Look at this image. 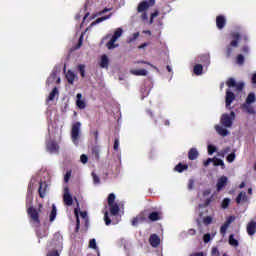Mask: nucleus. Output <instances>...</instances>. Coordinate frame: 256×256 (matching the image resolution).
I'll return each instance as SVG.
<instances>
[{"label": "nucleus", "instance_id": "obj_49", "mask_svg": "<svg viewBox=\"0 0 256 256\" xmlns=\"http://www.w3.org/2000/svg\"><path fill=\"white\" fill-rule=\"evenodd\" d=\"M71 170H68L64 176V183H69V179H71Z\"/></svg>", "mask_w": 256, "mask_h": 256}, {"label": "nucleus", "instance_id": "obj_5", "mask_svg": "<svg viewBox=\"0 0 256 256\" xmlns=\"http://www.w3.org/2000/svg\"><path fill=\"white\" fill-rule=\"evenodd\" d=\"M121 35H123V29L117 28L110 41L106 44L107 49L111 50L119 47V45L115 44V42L117 41V39H119V37H121Z\"/></svg>", "mask_w": 256, "mask_h": 256}, {"label": "nucleus", "instance_id": "obj_59", "mask_svg": "<svg viewBox=\"0 0 256 256\" xmlns=\"http://www.w3.org/2000/svg\"><path fill=\"white\" fill-rule=\"evenodd\" d=\"M212 161H213V159L208 158L207 160H205V161L203 162V166H204V167H209V165H211Z\"/></svg>", "mask_w": 256, "mask_h": 256}, {"label": "nucleus", "instance_id": "obj_25", "mask_svg": "<svg viewBox=\"0 0 256 256\" xmlns=\"http://www.w3.org/2000/svg\"><path fill=\"white\" fill-rule=\"evenodd\" d=\"M75 73H73V71L68 70V72L66 73V79L68 81V83H70V85H73L74 81H75Z\"/></svg>", "mask_w": 256, "mask_h": 256}, {"label": "nucleus", "instance_id": "obj_23", "mask_svg": "<svg viewBox=\"0 0 256 256\" xmlns=\"http://www.w3.org/2000/svg\"><path fill=\"white\" fill-rule=\"evenodd\" d=\"M247 201V193L240 192L236 198V203L239 205L240 203H245Z\"/></svg>", "mask_w": 256, "mask_h": 256}, {"label": "nucleus", "instance_id": "obj_40", "mask_svg": "<svg viewBox=\"0 0 256 256\" xmlns=\"http://www.w3.org/2000/svg\"><path fill=\"white\" fill-rule=\"evenodd\" d=\"M142 220H143V217H140V216L134 217V218L132 219V221H131V225H132L133 227H137V225H139V221H142Z\"/></svg>", "mask_w": 256, "mask_h": 256}, {"label": "nucleus", "instance_id": "obj_39", "mask_svg": "<svg viewBox=\"0 0 256 256\" xmlns=\"http://www.w3.org/2000/svg\"><path fill=\"white\" fill-rule=\"evenodd\" d=\"M231 203V199L224 198L221 204L222 209H227Z\"/></svg>", "mask_w": 256, "mask_h": 256}, {"label": "nucleus", "instance_id": "obj_43", "mask_svg": "<svg viewBox=\"0 0 256 256\" xmlns=\"http://www.w3.org/2000/svg\"><path fill=\"white\" fill-rule=\"evenodd\" d=\"M78 71L81 77H85V64L78 65Z\"/></svg>", "mask_w": 256, "mask_h": 256}, {"label": "nucleus", "instance_id": "obj_10", "mask_svg": "<svg viewBox=\"0 0 256 256\" xmlns=\"http://www.w3.org/2000/svg\"><path fill=\"white\" fill-rule=\"evenodd\" d=\"M149 243L151 247L156 249L159 245H161V238H159V235L157 234H151L149 237Z\"/></svg>", "mask_w": 256, "mask_h": 256}, {"label": "nucleus", "instance_id": "obj_14", "mask_svg": "<svg viewBox=\"0 0 256 256\" xmlns=\"http://www.w3.org/2000/svg\"><path fill=\"white\" fill-rule=\"evenodd\" d=\"M246 231L250 237H253L256 233V222L255 220L250 221L246 226Z\"/></svg>", "mask_w": 256, "mask_h": 256}, {"label": "nucleus", "instance_id": "obj_27", "mask_svg": "<svg viewBox=\"0 0 256 256\" xmlns=\"http://www.w3.org/2000/svg\"><path fill=\"white\" fill-rule=\"evenodd\" d=\"M255 101H256L255 93L251 92L248 94L244 104L251 105V104L255 103Z\"/></svg>", "mask_w": 256, "mask_h": 256}, {"label": "nucleus", "instance_id": "obj_31", "mask_svg": "<svg viewBox=\"0 0 256 256\" xmlns=\"http://www.w3.org/2000/svg\"><path fill=\"white\" fill-rule=\"evenodd\" d=\"M56 218H57V208L53 206L49 215L50 223H53V221H55Z\"/></svg>", "mask_w": 256, "mask_h": 256}, {"label": "nucleus", "instance_id": "obj_1", "mask_svg": "<svg viewBox=\"0 0 256 256\" xmlns=\"http://www.w3.org/2000/svg\"><path fill=\"white\" fill-rule=\"evenodd\" d=\"M41 207H43V204H39L38 209L33 206L27 208V215L29 217V221L32 227H35L36 235L39 239H43L48 235L47 230L39 229V227H41V219L39 218V213H41Z\"/></svg>", "mask_w": 256, "mask_h": 256}, {"label": "nucleus", "instance_id": "obj_63", "mask_svg": "<svg viewBox=\"0 0 256 256\" xmlns=\"http://www.w3.org/2000/svg\"><path fill=\"white\" fill-rule=\"evenodd\" d=\"M230 151H231V147L228 146L222 150V153L223 155H227V153H229Z\"/></svg>", "mask_w": 256, "mask_h": 256}, {"label": "nucleus", "instance_id": "obj_29", "mask_svg": "<svg viewBox=\"0 0 256 256\" xmlns=\"http://www.w3.org/2000/svg\"><path fill=\"white\" fill-rule=\"evenodd\" d=\"M111 15L113 14H109V15H106V16H102L100 18H97L94 22H92V26L93 25H98V23H103V21H107V19H111Z\"/></svg>", "mask_w": 256, "mask_h": 256}, {"label": "nucleus", "instance_id": "obj_47", "mask_svg": "<svg viewBox=\"0 0 256 256\" xmlns=\"http://www.w3.org/2000/svg\"><path fill=\"white\" fill-rule=\"evenodd\" d=\"M235 157H236V155H235V152H232V153H230L228 156H227V161H228V163H233V161H235Z\"/></svg>", "mask_w": 256, "mask_h": 256}, {"label": "nucleus", "instance_id": "obj_34", "mask_svg": "<svg viewBox=\"0 0 256 256\" xmlns=\"http://www.w3.org/2000/svg\"><path fill=\"white\" fill-rule=\"evenodd\" d=\"M213 201V196H211L210 198L206 199L204 203L199 204V208L200 209H205V207H209L211 205Z\"/></svg>", "mask_w": 256, "mask_h": 256}, {"label": "nucleus", "instance_id": "obj_51", "mask_svg": "<svg viewBox=\"0 0 256 256\" xmlns=\"http://www.w3.org/2000/svg\"><path fill=\"white\" fill-rule=\"evenodd\" d=\"M215 151H217V147H215L213 145H208V154L209 155H213V153H215Z\"/></svg>", "mask_w": 256, "mask_h": 256}, {"label": "nucleus", "instance_id": "obj_46", "mask_svg": "<svg viewBox=\"0 0 256 256\" xmlns=\"http://www.w3.org/2000/svg\"><path fill=\"white\" fill-rule=\"evenodd\" d=\"M234 87L236 88V91H243V89H245V83L243 82L236 83Z\"/></svg>", "mask_w": 256, "mask_h": 256}, {"label": "nucleus", "instance_id": "obj_44", "mask_svg": "<svg viewBox=\"0 0 256 256\" xmlns=\"http://www.w3.org/2000/svg\"><path fill=\"white\" fill-rule=\"evenodd\" d=\"M204 225H211L213 223V218L211 216H206L203 218Z\"/></svg>", "mask_w": 256, "mask_h": 256}, {"label": "nucleus", "instance_id": "obj_30", "mask_svg": "<svg viewBox=\"0 0 256 256\" xmlns=\"http://www.w3.org/2000/svg\"><path fill=\"white\" fill-rule=\"evenodd\" d=\"M139 32H135L133 33L131 36H129L126 40V43H135V41H137V39H139Z\"/></svg>", "mask_w": 256, "mask_h": 256}, {"label": "nucleus", "instance_id": "obj_8", "mask_svg": "<svg viewBox=\"0 0 256 256\" xmlns=\"http://www.w3.org/2000/svg\"><path fill=\"white\" fill-rule=\"evenodd\" d=\"M63 201L68 207L73 205V196L69 193V187L64 188Z\"/></svg>", "mask_w": 256, "mask_h": 256}, {"label": "nucleus", "instance_id": "obj_62", "mask_svg": "<svg viewBox=\"0 0 256 256\" xmlns=\"http://www.w3.org/2000/svg\"><path fill=\"white\" fill-rule=\"evenodd\" d=\"M145 47H149V42H144L140 46H138V49H145Z\"/></svg>", "mask_w": 256, "mask_h": 256}, {"label": "nucleus", "instance_id": "obj_55", "mask_svg": "<svg viewBox=\"0 0 256 256\" xmlns=\"http://www.w3.org/2000/svg\"><path fill=\"white\" fill-rule=\"evenodd\" d=\"M193 187H195V180L194 179H190L188 181V189H189V191L193 190Z\"/></svg>", "mask_w": 256, "mask_h": 256}, {"label": "nucleus", "instance_id": "obj_35", "mask_svg": "<svg viewBox=\"0 0 256 256\" xmlns=\"http://www.w3.org/2000/svg\"><path fill=\"white\" fill-rule=\"evenodd\" d=\"M193 71H194V73H195L196 75H202V74H203V65H201V64H196V65L194 66Z\"/></svg>", "mask_w": 256, "mask_h": 256}, {"label": "nucleus", "instance_id": "obj_20", "mask_svg": "<svg viewBox=\"0 0 256 256\" xmlns=\"http://www.w3.org/2000/svg\"><path fill=\"white\" fill-rule=\"evenodd\" d=\"M100 67L102 69H109V58L105 54L101 56Z\"/></svg>", "mask_w": 256, "mask_h": 256}, {"label": "nucleus", "instance_id": "obj_54", "mask_svg": "<svg viewBox=\"0 0 256 256\" xmlns=\"http://www.w3.org/2000/svg\"><path fill=\"white\" fill-rule=\"evenodd\" d=\"M203 241L204 243H209L211 241V234L209 233L204 234Z\"/></svg>", "mask_w": 256, "mask_h": 256}, {"label": "nucleus", "instance_id": "obj_48", "mask_svg": "<svg viewBox=\"0 0 256 256\" xmlns=\"http://www.w3.org/2000/svg\"><path fill=\"white\" fill-rule=\"evenodd\" d=\"M89 247L90 249H97V241L95 239H90Z\"/></svg>", "mask_w": 256, "mask_h": 256}, {"label": "nucleus", "instance_id": "obj_53", "mask_svg": "<svg viewBox=\"0 0 256 256\" xmlns=\"http://www.w3.org/2000/svg\"><path fill=\"white\" fill-rule=\"evenodd\" d=\"M159 16V10L154 11L151 16H150V24L153 23V19H155V17Z\"/></svg>", "mask_w": 256, "mask_h": 256}, {"label": "nucleus", "instance_id": "obj_32", "mask_svg": "<svg viewBox=\"0 0 256 256\" xmlns=\"http://www.w3.org/2000/svg\"><path fill=\"white\" fill-rule=\"evenodd\" d=\"M55 95H59V90L57 89V87H54L52 89V91L50 92L47 101H53V99H55Z\"/></svg>", "mask_w": 256, "mask_h": 256}, {"label": "nucleus", "instance_id": "obj_60", "mask_svg": "<svg viewBox=\"0 0 256 256\" xmlns=\"http://www.w3.org/2000/svg\"><path fill=\"white\" fill-rule=\"evenodd\" d=\"M109 11H111V8H104L98 13V15H105V13H109Z\"/></svg>", "mask_w": 256, "mask_h": 256}, {"label": "nucleus", "instance_id": "obj_64", "mask_svg": "<svg viewBox=\"0 0 256 256\" xmlns=\"http://www.w3.org/2000/svg\"><path fill=\"white\" fill-rule=\"evenodd\" d=\"M190 256H203V252H196L191 254Z\"/></svg>", "mask_w": 256, "mask_h": 256}, {"label": "nucleus", "instance_id": "obj_15", "mask_svg": "<svg viewBox=\"0 0 256 256\" xmlns=\"http://www.w3.org/2000/svg\"><path fill=\"white\" fill-rule=\"evenodd\" d=\"M76 106L78 109H85L87 107V102L83 100V95L81 93L76 95Z\"/></svg>", "mask_w": 256, "mask_h": 256}, {"label": "nucleus", "instance_id": "obj_28", "mask_svg": "<svg viewBox=\"0 0 256 256\" xmlns=\"http://www.w3.org/2000/svg\"><path fill=\"white\" fill-rule=\"evenodd\" d=\"M147 70L145 69H139V70H133L132 75H136L138 77H147Z\"/></svg>", "mask_w": 256, "mask_h": 256}, {"label": "nucleus", "instance_id": "obj_33", "mask_svg": "<svg viewBox=\"0 0 256 256\" xmlns=\"http://www.w3.org/2000/svg\"><path fill=\"white\" fill-rule=\"evenodd\" d=\"M215 167H222V169H225V162L223 160L216 158L212 160Z\"/></svg>", "mask_w": 256, "mask_h": 256}, {"label": "nucleus", "instance_id": "obj_37", "mask_svg": "<svg viewBox=\"0 0 256 256\" xmlns=\"http://www.w3.org/2000/svg\"><path fill=\"white\" fill-rule=\"evenodd\" d=\"M115 199H116L115 194L114 193H110L108 195V198H107L108 205H112V204L117 203V202H115Z\"/></svg>", "mask_w": 256, "mask_h": 256}, {"label": "nucleus", "instance_id": "obj_17", "mask_svg": "<svg viewBox=\"0 0 256 256\" xmlns=\"http://www.w3.org/2000/svg\"><path fill=\"white\" fill-rule=\"evenodd\" d=\"M149 221L155 222V221H161V212H150L148 214Z\"/></svg>", "mask_w": 256, "mask_h": 256}, {"label": "nucleus", "instance_id": "obj_52", "mask_svg": "<svg viewBox=\"0 0 256 256\" xmlns=\"http://www.w3.org/2000/svg\"><path fill=\"white\" fill-rule=\"evenodd\" d=\"M227 229H229V226H227V224H223L220 228V233L225 235L227 233Z\"/></svg>", "mask_w": 256, "mask_h": 256}, {"label": "nucleus", "instance_id": "obj_11", "mask_svg": "<svg viewBox=\"0 0 256 256\" xmlns=\"http://www.w3.org/2000/svg\"><path fill=\"white\" fill-rule=\"evenodd\" d=\"M225 25H227V18H225V16H223V15H218L216 17L217 29H219V30L225 29Z\"/></svg>", "mask_w": 256, "mask_h": 256}, {"label": "nucleus", "instance_id": "obj_61", "mask_svg": "<svg viewBox=\"0 0 256 256\" xmlns=\"http://www.w3.org/2000/svg\"><path fill=\"white\" fill-rule=\"evenodd\" d=\"M251 83H252V85H255V87H256V73L252 74Z\"/></svg>", "mask_w": 256, "mask_h": 256}, {"label": "nucleus", "instance_id": "obj_7", "mask_svg": "<svg viewBox=\"0 0 256 256\" xmlns=\"http://www.w3.org/2000/svg\"><path fill=\"white\" fill-rule=\"evenodd\" d=\"M233 101H235V93L227 89L225 97L226 109H231V103H233Z\"/></svg>", "mask_w": 256, "mask_h": 256}, {"label": "nucleus", "instance_id": "obj_9", "mask_svg": "<svg viewBox=\"0 0 256 256\" xmlns=\"http://www.w3.org/2000/svg\"><path fill=\"white\" fill-rule=\"evenodd\" d=\"M46 149L49 153H57L59 151V144L55 140H50L46 144Z\"/></svg>", "mask_w": 256, "mask_h": 256}, {"label": "nucleus", "instance_id": "obj_13", "mask_svg": "<svg viewBox=\"0 0 256 256\" xmlns=\"http://www.w3.org/2000/svg\"><path fill=\"white\" fill-rule=\"evenodd\" d=\"M227 181H228L227 176H221L218 179L217 184H216L218 192L221 191L222 189H225V187H227Z\"/></svg>", "mask_w": 256, "mask_h": 256}, {"label": "nucleus", "instance_id": "obj_50", "mask_svg": "<svg viewBox=\"0 0 256 256\" xmlns=\"http://www.w3.org/2000/svg\"><path fill=\"white\" fill-rule=\"evenodd\" d=\"M233 221H235V216H229L227 218V220L225 221L224 225H227L229 227V225H231V223H233Z\"/></svg>", "mask_w": 256, "mask_h": 256}, {"label": "nucleus", "instance_id": "obj_4", "mask_svg": "<svg viewBox=\"0 0 256 256\" xmlns=\"http://www.w3.org/2000/svg\"><path fill=\"white\" fill-rule=\"evenodd\" d=\"M233 121H235V113L233 111L230 112V114H222L220 123L223 125V127H233Z\"/></svg>", "mask_w": 256, "mask_h": 256}, {"label": "nucleus", "instance_id": "obj_45", "mask_svg": "<svg viewBox=\"0 0 256 256\" xmlns=\"http://www.w3.org/2000/svg\"><path fill=\"white\" fill-rule=\"evenodd\" d=\"M104 221H105V225L107 226L111 225V218H109V212L104 213Z\"/></svg>", "mask_w": 256, "mask_h": 256}, {"label": "nucleus", "instance_id": "obj_21", "mask_svg": "<svg viewBox=\"0 0 256 256\" xmlns=\"http://www.w3.org/2000/svg\"><path fill=\"white\" fill-rule=\"evenodd\" d=\"M100 153H101V148L99 146L92 147V157H94V159H96V161H99Z\"/></svg>", "mask_w": 256, "mask_h": 256}, {"label": "nucleus", "instance_id": "obj_2", "mask_svg": "<svg viewBox=\"0 0 256 256\" xmlns=\"http://www.w3.org/2000/svg\"><path fill=\"white\" fill-rule=\"evenodd\" d=\"M232 41L230 45L226 47V57H231L233 55V49H237L239 47V41L243 39L244 41H249V37L246 34H240L239 32H232L230 34Z\"/></svg>", "mask_w": 256, "mask_h": 256}, {"label": "nucleus", "instance_id": "obj_24", "mask_svg": "<svg viewBox=\"0 0 256 256\" xmlns=\"http://www.w3.org/2000/svg\"><path fill=\"white\" fill-rule=\"evenodd\" d=\"M187 169H189L187 164L179 163L175 166L174 171H177V173H183V171H187Z\"/></svg>", "mask_w": 256, "mask_h": 256}, {"label": "nucleus", "instance_id": "obj_26", "mask_svg": "<svg viewBox=\"0 0 256 256\" xmlns=\"http://www.w3.org/2000/svg\"><path fill=\"white\" fill-rule=\"evenodd\" d=\"M228 243L231 247H239V241L235 239V235L233 234L229 236Z\"/></svg>", "mask_w": 256, "mask_h": 256}, {"label": "nucleus", "instance_id": "obj_16", "mask_svg": "<svg viewBox=\"0 0 256 256\" xmlns=\"http://www.w3.org/2000/svg\"><path fill=\"white\" fill-rule=\"evenodd\" d=\"M110 215L112 217H117L119 215V211H121V208L119 207V204L114 203V204H108Z\"/></svg>", "mask_w": 256, "mask_h": 256}, {"label": "nucleus", "instance_id": "obj_6", "mask_svg": "<svg viewBox=\"0 0 256 256\" xmlns=\"http://www.w3.org/2000/svg\"><path fill=\"white\" fill-rule=\"evenodd\" d=\"M155 5V0H144L142 1L137 8L138 13H144L147 11L149 7H153Z\"/></svg>", "mask_w": 256, "mask_h": 256}, {"label": "nucleus", "instance_id": "obj_36", "mask_svg": "<svg viewBox=\"0 0 256 256\" xmlns=\"http://www.w3.org/2000/svg\"><path fill=\"white\" fill-rule=\"evenodd\" d=\"M76 213V228L75 233H79V229H81V220H79V215L77 214V210H75Z\"/></svg>", "mask_w": 256, "mask_h": 256}, {"label": "nucleus", "instance_id": "obj_38", "mask_svg": "<svg viewBox=\"0 0 256 256\" xmlns=\"http://www.w3.org/2000/svg\"><path fill=\"white\" fill-rule=\"evenodd\" d=\"M236 63L238 65H244L245 64V56H243L242 54H239L237 57H236Z\"/></svg>", "mask_w": 256, "mask_h": 256}, {"label": "nucleus", "instance_id": "obj_42", "mask_svg": "<svg viewBox=\"0 0 256 256\" xmlns=\"http://www.w3.org/2000/svg\"><path fill=\"white\" fill-rule=\"evenodd\" d=\"M92 178L94 185H99L101 183V179L98 177V175L95 172H92Z\"/></svg>", "mask_w": 256, "mask_h": 256}, {"label": "nucleus", "instance_id": "obj_41", "mask_svg": "<svg viewBox=\"0 0 256 256\" xmlns=\"http://www.w3.org/2000/svg\"><path fill=\"white\" fill-rule=\"evenodd\" d=\"M226 85L227 87H235L237 85V81H235L233 78H229L227 81H226Z\"/></svg>", "mask_w": 256, "mask_h": 256}, {"label": "nucleus", "instance_id": "obj_57", "mask_svg": "<svg viewBox=\"0 0 256 256\" xmlns=\"http://www.w3.org/2000/svg\"><path fill=\"white\" fill-rule=\"evenodd\" d=\"M80 160H81V163L85 164L89 161V157H87V155H85V154H82L80 156Z\"/></svg>", "mask_w": 256, "mask_h": 256}, {"label": "nucleus", "instance_id": "obj_19", "mask_svg": "<svg viewBox=\"0 0 256 256\" xmlns=\"http://www.w3.org/2000/svg\"><path fill=\"white\" fill-rule=\"evenodd\" d=\"M215 130L217 131V134L221 135L222 137H227V135H229V130L223 128V126L216 125Z\"/></svg>", "mask_w": 256, "mask_h": 256}, {"label": "nucleus", "instance_id": "obj_22", "mask_svg": "<svg viewBox=\"0 0 256 256\" xmlns=\"http://www.w3.org/2000/svg\"><path fill=\"white\" fill-rule=\"evenodd\" d=\"M242 109L249 115H255V108L251 104H242Z\"/></svg>", "mask_w": 256, "mask_h": 256}, {"label": "nucleus", "instance_id": "obj_18", "mask_svg": "<svg viewBox=\"0 0 256 256\" xmlns=\"http://www.w3.org/2000/svg\"><path fill=\"white\" fill-rule=\"evenodd\" d=\"M199 157V151H197V148H191L188 152V159L190 161H195Z\"/></svg>", "mask_w": 256, "mask_h": 256}, {"label": "nucleus", "instance_id": "obj_58", "mask_svg": "<svg viewBox=\"0 0 256 256\" xmlns=\"http://www.w3.org/2000/svg\"><path fill=\"white\" fill-rule=\"evenodd\" d=\"M46 256H59V251L52 250V251L48 252Z\"/></svg>", "mask_w": 256, "mask_h": 256}, {"label": "nucleus", "instance_id": "obj_56", "mask_svg": "<svg viewBox=\"0 0 256 256\" xmlns=\"http://www.w3.org/2000/svg\"><path fill=\"white\" fill-rule=\"evenodd\" d=\"M113 149H114V151H119V138L114 139Z\"/></svg>", "mask_w": 256, "mask_h": 256}, {"label": "nucleus", "instance_id": "obj_3", "mask_svg": "<svg viewBox=\"0 0 256 256\" xmlns=\"http://www.w3.org/2000/svg\"><path fill=\"white\" fill-rule=\"evenodd\" d=\"M81 137V122H75L71 128V139L74 145L79 143Z\"/></svg>", "mask_w": 256, "mask_h": 256}, {"label": "nucleus", "instance_id": "obj_12", "mask_svg": "<svg viewBox=\"0 0 256 256\" xmlns=\"http://www.w3.org/2000/svg\"><path fill=\"white\" fill-rule=\"evenodd\" d=\"M47 187H48L47 182L41 181L39 183L38 193L41 199H45V195H47Z\"/></svg>", "mask_w": 256, "mask_h": 256}]
</instances>
